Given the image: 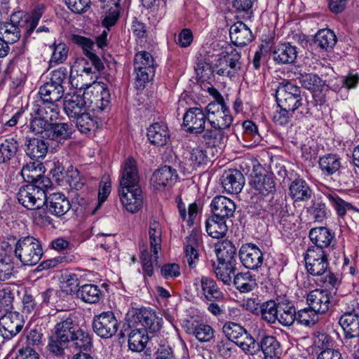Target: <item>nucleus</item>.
I'll return each mask as SVG.
<instances>
[{"label":"nucleus","instance_id":"33","mask_svg":"<svg viewBox=\"0 0 359 359\" xmlns=\"http://www.w3.org/2000/svg\"><path fill=\"white\" fill-rule=\"evenodd\" d=\"M201 287L203 295L209 302H220L224 299V294L219 288L216 282L208 277L202 276Z\"/></svg>","mask_w":359,"mask_h":359},{"label":"nucleus","instance_id":"47","mask_svg":"<svg viewBox=\"0 0 359 359\" xmlns=\"http://www.w3.org/2000/svg\"><path fill=\"white\" fill-rule=\"evenodd\" d=\"M35 115L41 116L48 123L58 118L60 107L57 103L50 102H42L34 110Z\"/></svg>","mask_w":359,"mask_h":359},{"label":"nucleus","instance_id":"5","mask_svg":"<svg viewBox=\"0 0 359 359\" xmlns=\"http://www.w3.org/2000/svg\"><path fill=\"white\" fill-rule=\"evenodd\" d=\"M225 338L239 346L245 353L255 355L259 351L258 342L240 325L227 322L222 327Z\"/></svg>","mask_w":359,"mask_h":359},{"label":"nucleus","instance_id":"45","mask_svg":"<svg viewBox=\"0 0 359 359\" xmlns=\"http://www.w3.org/2000/svg\"><path fill=\"white\" fill-rule=\"evenodd\" d=\"M149 341L148 334L141 328L133 330L128 337V346L133 351H143Z\"/></svg>","mask_w":359,"mask_h":359},{"label":"nucleus","instance_id":"42","mask_svg":"<svg viewBox=\"0 0 359 359\" xmlns=\"http://www.w3.org/2000/svg\"><path fill=\"white\" fill-rule=\"evenodd\" d=\"M226 222V220L212 215L205 222V229L208 234L214 238L224 237L228 230Z\"/></svg>","mask_w":359,"mask_h":359},{"label":"nucleus","instance_id":"2","mask_svg":"<svg viewBox=\"0 0 359 359\" xmlns=\"http://www.w3.org/2000/svg\"><path fill=\"white\" fill-rule=\"evenodd\" d=\"M276 97L280 109L297 111L299 116L310 114L309 109L303 107V99L299 87L290 81H284L280 83Z\"/></svg>","mask_w":359,"mask_h":359},{"label":"nucleus","instance_id":"14","mask_svg":"<svg viewBox=\"0 0 359 359\" xmlns=\"http://www.w3.org/2000/svg\"><path fill=\"white\" fill-rule=\"evenodd\" d=\"M240 260L246 269L257 270L264 262V256L261 250L255 244L243 245L239 250Z\"/></svg>","mask_w":359,"mask_h":359},{"label":"nucleus","instance_id":"4","mask_svg":"<svg viewBox=\"0 0 359 359\" xmlns=\"http://www.w3.org/2000/svg\"><path fill=\"white\" fill-rule=\"evenodd\" d=\"M15 255L23 265L36 264L43 255L41 242L33 236L21 237L15 243Z\"/></svg>","mask_w":359,"mask_h":359},{"label":"nucleus","instance_id":"64","mask_svg":"<svg viewBox=\"0 0 359 359\" xmlns=\"http://www.w3.org/2000/svg\"><path fill=\"white\" fill-rule=\"evenodd\" d=\"M298 79L304 88L311 91L320 88L324 83L323 81L318 75L314 74H300Z\"/></svg>","mask_w":359,"mask_h":359},{"label":"nucleus","instance_id":"20","mask_svg":"<svg viewBox=\"0 0 359 359\" xmlns=\"http://www.w3.org/2000/svg\"><path fill=\"white\" fill-rule=\"evenodd\" d=\"M200 235L192 231L186 238L184 243V262L190 269H194L198 262V248L200 246Z\"/></svg>","mask_w":359,"mask_h":359},{"label":"nucleus","instance_id":"30","mask_svg":"<svg viewBox=\"0 0 359 359\" xmlns=\"http://www.w3.org/2000/svg\"><path fill=\"white\" fill-rule=\"evenodd\" d=\"M147 137L154 145L158 147L165 145L170 138L168 126L162 122L153 123L147 129Z\"/></svg>","mask_w":359,"mask_h":359},{"label":"nucleus","instance_id":"46","mask_svg":"<svg viewBox=\"0 0 359 359\" xmlns=\"http://www.w3.org/2000/svg\"><path fill=\"white\" fill-rule=\"evenodd\" d=\"M19 27L11 22H0V40L6 43H13L19 40Z\"/></svg>","mask_w":359,"mask_h":359},{"label":"nucleus","instance_id":"24","mask_svg":"<svg viewBox=\"0 0 359 359\" xmlns=\"http://www.w3.org/2000/svg\"><path fill=\"white\" fill-rule=\"evenodd\" d=\"M271 55L278 65H290L297 59V48L290 43H280L274 47Z\"/></svg>","mask_w":359,"mask_h":359},{"label":"nucleus","instance_id":"29","mask_svg":"<svg viewBox=\"0 0 359 359\" xmlns=\"http://www.w3.org/2000/svg\"><path fill=\"white\" fill-rule=\"evenodd\" d=\"M289 193L294 201L304 202L311 198L313 190L304 180L297 178L291 182Z\"/></svg>","mask_w":359,"mask_h":359},{"label":"nucleus","instance_id":"59","mask_svg":"<svg viewBox=\"0 0 359 359\" xmlns=\"http://www.w3.org/2000/svg\"><path fill=\"white\" fill-rule=\"evenodd\" d=\"M191 333L200 342H208L214 338V330L209 325L197 324L192 327Z\"/></svg>","mask_w":359,"mask_h":359},{"label":"nucleus","instance_id":"41","mask_svg":"<svg viewBox=\"0 0 359 359\" xmlns=\"http://www.w3.org/2000/svg\"><path fill=\"white\" fill-rule=\"evenodd\" d=\"M318 165L324 175L331 176L340 169L341 158L337 154H327L319 158Z\"/></svg>","mask_w":359,"mask_h":359},{"label":"nucleus","instance_id":"38","mask_svg":"<svg viewBox=\"0 0 359 359\" xmlns=\"http://www.w3.org/2000/svg\"><path fill=\"white\" fill-rule=\"evenodd\" d=\"M137 318L143 327L142 330H145L146 333L148 331L150 333H154L161 327L162 319L157 317L152 311L142 310L137 315Z\"/></svg>","mask_w":359,"mask_h":359},{"label":"nucleus","instance_id":"57","mask_svg":"<svg viewBox=\"0 0 359 359\" xmlns=\"http://www.w3.org/2000/svg\"><path fill=\"white\" fill-rule=\"evenodd\" d=\"M318 314L309 306L308 308L300 309L297 313L296 321L304 326H312L318 321Z\"/></svg>","mask_w":359,"mask_h":359},{"label":"nucleus","instance_id":"51","mask_svg":"<svg viewBox=\"0 0 359 359\" xmlns=\"http://www.w3.org/2000/svg\"><path fill=\"white\" fill-rule=\"evenodd\" d=\"M279 310V303L276 304L274 301H268L262 303L259 313L262 318L269 324H274L278 319Z\"/></svg>","mask_w":359,"mask_h":359},{"label":"nucleus","instance_id":"26","mask_svg":"<svg viewBox=\"0 0 359 359\" xmlns=\"http://www.w3.org/2000/svg\"><path fill=\"white\" fill-rule=\"evenodd\" d=\"M72 41L82 48L84 54L90 60L96 71L100 72L104 69L101 59L93 51L95 46V43L93 41L77 34L72 36Z\"/></svg>","mask_w":359,"mask_h":359},{"label":"nucleus","instance_id":"44","mask_svg":"<svg viewBox=\"0 0 359 359\" xmlns=\"http://www.w3.org/2000/svg\"><path fill=\"white\" fill-rule=\"evenodd\" d=\"M297 312L294 305L290 302L279 303L277 321L282 325L289 327L296 321Z\"/></svg>","mask_w":359,"mask_h":359},{"label":"nucleus","instance_id":"62","mask_svg":"<svg viewBox=\"0 0 359 359\" xmlns=\"http://www.w3.org/2000/svg\"><path fill=\"white\" fill-rule=\"evenodd\" d=\"M236 346L229 339L222 337L217 341L215 348L221 356L224 358H229L235 354L236 351Z\"/></svg>","mask_w":359,"mask_h":359},{"label":"nucleus","instance_id":"12","mask_svg":"<svg viewBox=\"0 0 359 359\" xmlns=\"http://www.w3.org/2000/svg\"><path fill=\"white\" fill-rule=\"evenodd\" d=\"M5 312L6 313L0 318V334L5 339H11L21 331L24 321L18 312Z\"/></svg>","mask_w":359,"mask_h":359},{"label":"nucleus","instance_id":"63","mask_svg":"<svg viewBox=\"0 0 359 359\" xmlns=\"http://www.w3.org/2000/svg\"><path fill=\"white\" fill-rule=\"evenodd\" d=\"M50 48L52 50V55L50 60V64H61L67 60L69 49L65 43H59L58 44H53L50 46Z\"/></svg>","mask_w":359,"mask_h":359},{"label":"nucleus","instance_id":"7","mask_svg":"<svg viewBox=\"0 0 359 359\" xmlns=\"http://www.w3.org/2000/svg\"><path fill=\"white\" fill-rule=\"evenodd\" d=\"M18 202L28 210L41 208L45 203V190L35 184H28L20 188L17 193Z\"/></svg>","mask_w":359,"mask_h":359},{"label":"nucleus","instance_id":"15","mask_svg":"<svg viewBox=\"0 0 359 359\" xmlns=\"http://www.w3.org/2000/svg\"><path fill=\"white\" fill-rule=\"evenodd\" d=\"M120 200L125 208L131 213L139 211L143 204L140 187H123L119 189Z\"/></svg>","mask_w":359,"mask_h":359},{"label":"nucleus","instance_id":"54","mask_svg":"<svg viewBox=\"0 0 359 359\" xmlns=\"http://www.w3.org/2000/svg\"><path fill=\"white\" fill-rule=\"evenodd\" d=\"M149 236L150 239L151 251L154 255H158L161 250V229L158 222L154 221L150 222Z\"/></svg>","mask_w":359,"mask_h":359},{"label":"nucleus","instance_id":"55","mask_svg":"<svg viewBox=\"0 0 359 359\" xmlns=\"http://www.w3.org/2000/svg\"><path fill=\"white\" fill-rule=\"evenodd\" d=\"M236 264H225L219 263L218 266L215 269V273L217 278L221 280L224 285H230L232 283V275L235 273L236 270Z\"/></svg>","mask_w":359,"mask_h":359},{"label":"nucleus","instance_id":"25","mask_svg":"<svg viewBox=\"0 0 359 359\" xmlns=\"http://www.w3.org/2000/svg\"><path fill=\"white\" fill-rule=\"evenodd\" d=\"M309 238L314 245L309 248H318L327 251L333 242L334 234L327 227L320 226L312 229L309 232Z\"/></svg>","mask_w":359,"mask_h":359},{"label":"nucleus","instance_id":"58","mask_svg":"<svg viewBox=\"0 0 359 359\" xmlns=\"http://www.w3.org/2000/svg\"><path fill=\"white\" fill-rule=\"evenodd\" d=\"M56 333L53 332V335L49 338L48 344V351L56 356H62L64 355L65 348L68 346L69 341Z\"/></svg>","mask_w":359,"mask_h":359},{"label":"nucleus","instance_id":"28","mask_svg":"<svg viewBox=\"0 0 359 359\" xmlns=\"http://www.w3.org/2000/svg\"><path fill=\"white\" fill-rule=\"evenodd\" d=\"M231 40L237 46H245L252 39V32L243 22L238 21L229 29Z\"/></svg>","mask_w":359,"mask_h":359},{"label":"nucleus","instance_id":"56","mask_svg":"<svg viewBox=\"0 0 359 359\" xmlns=\"http://www.w3.org/2000/svg\"><path fill=\"white\" fill-rule=\"evenodd\" d=\"M326 197L339 216L343 217L347 210L353 209L351 203L341 199L336 193L328 194Z\"/></svg>","mask_w":359,"mask_h":359},{"label":"nucleus","instance_id":"17","mask_svg":"<svg viewBox=\"0 0 359 359\" xmlns=\"http://www.w3.org/2000/svg\"><path fill=\"white\" fill-rule=\"evenodd\" d=\"M44 205L47 211L57 217L65 215L71 208L68 198L60 192L53 193L49 196L46 195Z\"/></svg>","mask_w":359,"mask_h":359},{"label":"nucleus","instance_id":"39","mask_svg":"<svg viewBox=\"0 0 359 359\" xmlns=\"http://www.w3.org/2000/svg\"><path fill=\"white\" fill-rule=\"evenodd\" d=\"M216 255L219 263L236 264V248L232 242L224 241L216 248Z\"/></svg>","mask_w":359,"mask_h":359},{"label":"nucleus","instance_id":"6","mask_svg":"<svg viewBox=\"0 0 359 359\" xmlns=\"http://www.w3.org/2000/svg\"><path fill=\"white\" fill-rule=\"evenodd\" d=\"M156 65L153 56L147 51L137 53L134 58V71L136 74V86L144 87L154 76Z\"/></svg>","mask_w":359,"mask_h":359},{"label":"nucleus","instance_id":"32","mask_svg":"<svg viewBox=\"0 0 359 359\" xmlns=\"http://www.w3.org/2000/svg\"><path fill=\"white\" fill-rule=\"evenodd\" d=\"M345 337L351 339L359 336V316L353 312L344 313L339 319Z\"/></svg>","mask_w":359,"mask_h":359},{"label":"nucleus","instance_id":"49","mask_svg":"<svg viewBox=\"0 0 359 359\" xmlns=\"http://www.w3.org/2000/svg\"><path fill=\"white\" fill-rule=\"evenodd\" d=\"M314 43L317 46L328 51L335 46L337 36L330 29H320L316 34Z\"/></svg>","mask_w":359,"mask_h":359},{"label":"nucleus","instance_id":"48","mask_svg":"<svg viewBox=\"0 0 359 359\" xmlns=\"http://www.w3.org/2000/svg\"><path fill=\"white\" fill-rule=\"evenodd\" d=\"M233 284L241 292H251L257 287L256 279L250 272H241L235 275Z\"/></svg>","mask_w":359,"mask_h":359},{"label":"nucleus","instance_id":"9","mask_svg":"<svg viewBox=\"0 0 359 359\" xmlns=\"http://www.w3.org/2000/svg\"><path fill=\"white\" fill-rule=\"evenodd\" d=\"M205 112L210 126L228 129L232 124L233 118L225 103L210 102L206 106Z\"/></svg>","mask_w":359,"mask_h":359},{"label":"nucleus","instance_id":"13","mask_svg":"<svg viewBox=\"0 0 359 359\" xmlns=\"http://www.w3.org/2000/svg\"><path fill=\"white\" fill-rule=\"evenodd\" d=\"M208 161V156L204 149L201 147L184 149L180 166L186 172H191L198 167L205 164Z\"/></svg>","mask_w":359,"mask_h":359},{"label":"nucleus","instance_id":"22","mask_svg":"<svg viewBox=\"0 0 359 359\" xmlns=\"http://www.w3.org/2000/svg\"><path fill=\"white\" fill-rule=\"evenodd\" d=\"M221 182L224 191L231 194H237L241 191L245 184V177L238 170H229L224 172Z\"/></svg>","mask_w":359,"mask_h":359},{"label":"nucleus","instance_id":"35","mask_svg":"<svg viewBox=\"0 0 359 359\" xmlns=\"http://www.w3.org/2000/svg\"><path fill=\"white\" fill-rule=\"evenodd\" d=\"M44 167L39 161L25 165L21 170L23 180L29 184H36L43 177Z\"/></svg>","mask_w":359,"mask_h":359},{"label":"nucleus","instance_id":"61","mask_svg":"<svg viewBox=\"0 0 359 359\" xmlns=\"http://www.w3.org/2000/svg\"><path fill=\"white\" fill-rule=\"evenodd\" d=\"M18 149V143L14 138L5 139L0 144V152L2 161L6 162L13 157Z\"/></svg>","mask_w":359,"mask_h":359},{"label":"nucleus","instance_id":"18","mask_svg":"<svg viewBox=\"0 0 359 359\" xmlns=\"http://www.w3.org/2000/svg\"><path fill=\"white\" fill-rule=\"evenodd\" d=\"M306 302L318 315L323 314L330 309L331 294L327 290L316 289L307 294Z\"/></svg>","mask_w":359,"mask_h":359},{"label":"nucleus","instance_id":"21","mask_svg":"<svg viewBox=\"0 0 359 359\" xmlns=\"http://www.w3.org/2000/svg\"><path fill=\"white\" fill-rule=\"evenodd\" d=\"M177 170L170 166L165 165L158 169L153 175L152 182L155 189L163 191L171 187L177 182Z\"/></svg>","mask_w":359,"mask_h":359},{"label":"nucleus","instance_id":"34","mask_svg":"<svg viewBox=\"0 0 359 359\" xmlns=\"http://www.w3.org/2000/svg\"><path fill=\"white\" fill-rule=\"evenodd\" d=\"M25 153L34 161L43 158L48 152V144L42 139L29 138L25 142Z\"/></svg>","mask_w":359,"mask_h":359},{"label":"nucleus","instance_id":"50","mask_svg":"<svg viewBox=\"0 0 359 359\" xmlns=\"http://www.w3.org/2000/svg\"><path fill=\"white\" fill-rule=\"evenodd\" d=\"M102 294L99 287L93 284L83 285L78 290V295L83 302L89 304L98 302Z\"/></svg>","mask_w":359,"mask_h":359},{"label":"nucleus","instance_id":"37","mask_svg":"<svg viewBox=\"0 0 359 359\" xmlns=\"http://www.w3.org/2000/svg\"><path fill=\"white\" fill-rule=\"evenodd\" d=\"M71 135L72 129L67 123H55L50 125L48 130L46 132L45 138L58 144H63L65 140L71 137Z\"/></svg>","mask_w":359,"mask_h":359},{"label":"nucleus","instance_id":"10","mask_svg":"<svg viewBox=\"0 0 359 359\" xmlns=\"http://www.w3.org/2000/svg\"><path fill=\"white\" fill-rule=\"evenodd\" d=\"M241 54L236 50H231L218 58L212 67V72L227 77H233L241 69Z\"/></svg>","mask_w":359,"mask_h":359},{"label":"nucleus","instance_id":"36","mask_svg":"<svg viewBox=\"0 0 359 359\" xmlns=\"http://www.w3.org/2000/svg\"><path fill=\"white\" fill-rule=\"evenodd\" d=\"M252 189L262 195H266L275 191V182L270 175L255 174L250 181Z\"/></svg>","mask_w":359,"mask_h":359},{"label":"nucleus","instance_id":"53","mask_svg":"<svg viewBox=\"0 0 359 359\" xmlns=\"http://www.w3.org/2000/svg\"><path fill=\"white\" fill-rule=\"evenodd\" d=\"M72 120L75 121L76 128L81 133H87L97 128L95 118L86 111Z\"/></svg>","mask_w":359,"mask_h":359},{"label":"nucleus","instance_id":"43","mask_svg":"<svg viewBox=\"0 0 359 359\" xmlns=\"http://www.w3.org/2000/svg\"><path fill=\"white\" fill-rule=\"evenodd\" d=\"M224 128H220L217 126H210V128L205 129L202 132V137L206 144L212 147H219L224 144L227 139Z\"/></svg>","mask_w":359,"mask_h":359},{"label":"nucleus","instance_id":"3","mask_svg":"<svg viewBox=\"0 0 359 359\" xmlns=\"http://www.w3.org/2000/svg\"><path fill=\"white\" fill-rule=\"evenodd\" d=\"M65 67H60L50 73L49 81L41 86L39 94L42 102L57 103L64 96L63 83L68 78Z\"/></svg>","mask_w":359,"mask_h":359},{"label":"nucleus","instance_id":"11","mask_svg":"<svg viewBox=\"0 0 359 359\" xmlns=\"http://www.w3.org/2000/svg\"><path fill=\"white\" fill-rule=\"evenodd\" d=\"M93 327L98 336L108 339L116 333L118 323L114 314L111 311H107L94 317Z\"/></svg>","mask_w":359,"mask_h":359},{"label":"nucleus","instance_id":"16","mask_svg":"<svg viewBox=\"0 0 359 359\" xmlns=\"http://www.w3.org/2000/svg\"><path fill=\"white\" fill-rule=\"evenodd\" d=\"M207 121V113L199 107L189 109L184 115L183 123L187 128V131L192 133L199 134L204 130Z\"/></svg>","mask_w":359,"mask_h":359},{"label":"nucleus","instance_id":"40","mask_svg":"<svg viewBox=\"0 0 359 359\" xmlns=\"http://www.w3.org/2000/svg\"><path fill=\"white\" fill-rule=\"evenodd\" d=\"M69 344L75 351H83L89 350L93 342L88 332L79 327L69 339Z\"/></svg>","mask_w":359,"mask_h":359},{"label":"nucleus","instance_id":"52","mask_svg":"<svg viewBox=\"0 0 359 359\" xmlns=\"http://www.w3.org/2000/svg\"><path fill=\"white\" fill-rule=\"evenodd\" d=\"M306 212L317 222L323 221L330 212L326 205L317 198L311 201V205L306 208Z\"/></svg>","mask_w":359,"mask_h":359},{"label":"nucleus","instance_id":"19","mask_svg":"<svg viewBox=\"0 0 359 359\" xmlns=\"http://www.w3.org/2000/svg\"><path fill=\"white\" fill-rule=\"evenodd\" d=\"M79 327L75 314L65 313L58 316L54 332L69 341V339Z\"/></svg>","mask_w":359,"mask_h":359},{"label":"nucleus","instance_id":"8","mask_svg":"<svg viewBox=\"0 0 359 359\" xmlns=\"http://www.w3.org/2000/svg\"><path fill=\"white\" fill-rule=\"evenodd\" d=\"M327 255L325 250L308 248L304 255L307 272L314 276L323 275L329 266Z\"/></svg>","mask_w":359,"mask_h":359},{"label":"nucleus","instance_id":"60","mask_svg":"<svg viewBox=\"0 0 359 359\" xmlns=\"http://www.w3.org/2000/svg\"><path fill=\"white\" fill-rule=\"evenodd\" d=\"M13 287L6 285L0 289V311H8L13 308Z\"/></svg>","mask_w":359,"mask_h":359},{"label":"nucleus","instance_id":"1","mask_svg":"<svg viewBox=\"0 0 359 359\" xmlns=\"http://www.w3.org/2000/svg\"><path fill=\"white\" fill-rule=\"evenodd\" d=\"M110 93L106 86L95 82L87 87L83 95L67 94L64 97L63 109L70 119L86 111V100L95 111H102L109 104Z\"/></svg>","mask_w":359,"mask_h":359},{"label":"nucleus","instance_id":"27","mask_svg":"<svg viewBox=\"0 0 359 359\" xmlns=\"http://www.w3.org/2000/svg\"><path fill=\"white\" fill-rule=\"evenodd\" d=\"M139 187V175L136 163L133 158L129 157L126 160L120 180V188Z\"/></svg>","mask_w":359,"mask_h":359},{"label":"nucleus","instance_id":"23","mask_svg":"<svg viewBox=\"0 0 359 359\" xmlns=\"http://www.w3.org/2000/svg\"><path fill=\"white\" fill-rule=\"evenodd\" d=\"M210 207L213 215L224 220L233 217L236 210L234 202L224 196H215Z\"/></svg>","mask_w":359,"mask_h":359},{"label":"nucleus","instance_id":"31","mask_svg":"<svg viewBox=\"0 0 359 359\" xmlns=\"http://www.w3.org/2000/svg\"><path fill=\"white\" fill-rule=\"evenodd\" d=\"M260 348L264 353V359H280L283 353L281 345L273 336H265L259 343Z\"/></svg>","mask_w":359,"mask_h":359}]
</instances>
